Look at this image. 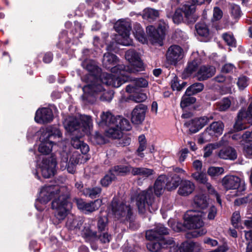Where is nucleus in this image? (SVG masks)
Instances as JSON below:
<instances>
[{
    "label": "nucleus",
    "instance_id": "obj_13",
    "mask_svg": "<svg viewBox=\"0 0 252 252\" xmlns=\"http://www.w3.org/2000/svg\"><path fill=\"white\" fill-rule=\"evenodd\" d=\"M81 156L78 152H73L70 155L68 161L69 155L65 151L61 153L60 166L62 170L67 169L68 172L73 174L76 170V166L78 163Z\"/></svg>",
    "mask_w": 252,
    "mask_h": 252
},
{
    "label": "nucleus",
    "instance_id": "obj_60",
    "mask_svg": "<svg viewBox=\"0 0 252 252\" xmlns=\"http://www.w3.org/2000/svg\"><path fill=\"white\" fill-rule=\"evenodd\" d=\"M222 16V11L218 7H216L214 9L213 20H219L221 18Z\"/></svg>",
    "mask_w": 252,
    "mask_h": 252
},
{
    "label": "nucleus",
    "instance_id": "obj_35",
    "mask_svg": "<svg viewBox=\"0 0 252 252\" xmlns=\"http://www.w3.org/2000/svg\"><path fill=\"white\" fill-rule=\"evenodd\" d=\"M131 174L134 175H139L144 177H148L154 174L153 169L144 167H132Z\"/></svg>",
    "mask_w": 252,
    "mask_h": 252
},
{
    "label": "nucleus",
    "instance_id": "obj_63",
    "mask_svg": "<svg viewBox=\"0 0 252 252\" xmlns=\"http://www.w3.org/2000/svg\"><path fill=\"white\" fill-rule=\"evenodd\" d=\"M183 86H181L177 82V79L174 78L171 82V88L173 90L180 91L182 88L185 87L186 84H182Z\"/></svg>",
    "mask_w": 252,
    "mask_h": 252
},
{
    "label": "nucleus",
    "instance_id": "obj_42",
    "mask_svg": "<svg viewBox=\"0 0 252 252\" xmlns=\"http://www.w3.org/2000/svg\"><path fill=\"white\" fill-rule=\"evenodd\" d=\"M132 167L130 166L125 165H117L114 166L110 170L111 172L114 173L115 176L116 175L127 173L131 172Z\"/></svg>",
    "mask_w": 252,
    "mask_h": 252
},
{
    "label": "nucleus",
    "instance_id": "obj_7",
    "mask_svg": "<svg viewBox=\"0 0 252 252\" xmlns=\"http://www.w3.org/2000/svg\"><path fill=\"white\" fill-rule=\"evenodd\" d=\"M119 62V59L117 56L114 54H111L107 52L104 54L103 56V59L102 60V64L104 67L107 69H110L112 74H108V75H112L114 78V81H116L117 79H120L123 80V76L121 74L120 71L123 69L126 68V66L123 64H118L117 63ZM104 73H102L100 75V81L107 85V84L104 82L102 78V75ZM106 74V73H105ZM108 74V73H107ZM107 86H108L107 85Z\"/></svg>",
    "mask_w": 252,
    "mask_h": 252
},
{
    "label": "nucleus",
    "instance_id": "obj_55",
    "mask_svg": "<svg viewBox=\"0 0 252 252\" xmlns=\"http://www.w3.org/2000/svg\"><path fill=\"white\" fill-rule=\"evenodd\" d=\"M218 147L219 145L218 144H210L208 145L204 148V157L206 158L209 157L212 154L213 150Z\"/></svg>",
    "mask_w": 252,
    "mask_h": 252
},
{
    "label": "nucleus",
    "instance_id": "obj_17",
    "mask_svg": "<svg viewBox=\"0 0 252 252\" xmlns=\"http://www.w3.org/2000/svg\"><path fill=\"white\" fill-rule=\"evenodd\" d=\"M191 176L197 182L205 185L209 193L210 194L214 195L216 198L218 203L220 205H221V200L220 198V195L212 187L211 184L207 182L208 178L204 173L197 171L192 173Z\"/></svg>",
    "mask_w": 252,
    "mask_h": 252
},
{
    "label": "nucleus",
    "instance_id": "obj_3",
    "mask_svg": "<svg viewBox=\"0 0 252 252\" xmlns=\"http://www.w3.org/2000/svg\"><path fill=\"white\" fill-rule=\"evenodd\" d=\"M126 59L130 63V66H126V68L120 71L123 76V80L120 78L116 81H114L113 76L107 74H103L102 78L104 82L108 85H112L114 87H119L124 83L130 80L129 74L136 73L143 70V64L142 62L139 55L134 50H129L125 54Z\"/></svg>",
    "mask_w": 252,
    "mask_h": 252
},
{
    "label": "nucleus",
    "instance_id": "obj_21",
    "mask_svg": "<svg viewBox=\"0 0 252 252\" xmlns=\"http://www.w3.org/2000/svg\"><path fill=\"white\" fill-rule=\"evenodd\" d=\"M147 109V107L144 104L136 105L131 113L132 123L136 125L142 124L145 120Z\"/></svg>",
    "mask_w": 252,
    "mask_h": 252
},
{
    "label": "nucleus",
    "instance_id": "obj_15",
    "mask_svg": "<svg viewBox=\"0 0 252 252\" xmlns=\"http://www.w3.org/2000/svg\"><path fill=\"white\" fill-rule=\"evenodd\" d=\"M111 209L115 218L118 219L124 217L129 218L131 215V208L129 204L123 202H118L116 199L112 201Z\"/></svg>",
    "mask_w": 252,
    "mask_h": 252
},
{
    "label": "nucleus",
    "instance_id": "obj_48",
    "mask_svg": "<svg viewBox=\"0 0 252 252\" xmlns=\"http://www.w3.org/2000/svg\"><path fill=\"white\" fill-rule=\"evenodd\" d=\"M230 100L227 98H224L217 103V109L220 111H225L230 106Z\"/></svg>",
    "mask_w": 252,
    "mask_h": 252
},
{
    "label": "nucleus",
    "instance_id": "obj_10",
    "mask_svg": "<svg viewBox=\"0 0 252 252\" xmlns=\"http://www.w3.org/2000/svg\"><path fill=\"white\" fill-rule=\"evenodd\" d=\"M195 7L194 5H184L182 8L177 9L174 14H168V17H171L174 23L179 24L185 18L188 23H193L197 20V17L195 14Z\"/></svg>",
    "mask_w": 252,
    "mask_h": 252
},
{
    "label": "nucleus",
    "instance_id": "obj_39",
    "mask_svg": "<svg viewBox=\"0 0 252 252\" xmlns=\"http://www.w3.org/2000/svg\"><path fill=\"white\" fill-rule=\"evenodd\" d=\"M204 88V85L201 83H196L188 88L186 91L187 95L191 96L201 92Z\"/></svg>",
    "mask_w": 252,
    "mask_h": 252
},
{
    "label": "nucleus",
    "instance_id": "obj_31",
    "mask_svg": "<svg viewBox=\"0 0 252 252\" xmlns=\"http://www.w3.org/2000/svg\"><path fill=\"white\" fill-rule=\"evenodd\" d=\"M193 205L200 209V211L204 212L208 207L207 197L203 194L196 195L194 198Z\"/></svg>",
    "mask_w": 252,
    "mask_h": 252
},
{
    "label": "nucleus",
    "instance_id": "obj_24",
    "mask_svg": "<svg viewBox=\"0 0 252 252\" xmlns=\"http://www.w3.org/2000/svg\"><path fill=\"white\" fill-rule=\"evenodd\" d=\"M248 122L252 125V115H248L245 110H241L238 115V119L234 126V128L237 131L242 130L247 127L244 124Z\"/></svg>",
    "mask_w": 252,
    "mask_h": 252
},
{
    "label": "nucleus",
    "instance_id": "obj_25",
    "mask_svg": "<svg viewBox=\"0 0 252 252\" xmlns=\"http://www.w3.org/2000/svg\"><path fill=\"white\" fill-rule=\"evenodd\" d=\"M126 90V92L132 94L129 96V98L136 103L142 102L147 98L146 94L142 92H138V90L132 85H127Z\"/></svg>",
    "mask_w": 252,
    "mask_h": 252
},
{
    "label": "nucleus",
    "instance_id": "obj_50",
    "mask_svg": "<svg viewBox=\"0 0 252 252\" xmlns=\"http://www.w3.org/2000/svg\"><path fill=\"white\" fill-rule=\"evenodd\" d=\"M115 178L116 177L114 173L111 172V170H110L109 173L101 180L100 183L102 186L106 187L108 186Z\"/></svg>",
    "mask_w": 252,
    "mask_h": 252
},
{
    "label": "nucleus",
    "instance_id": "obj_37",
    "mask_svg": "<svg viewBox=\"0 0 252 252\" xmlns=\"http://www.w3.org/2000/svg\"><path fill=\"white\" fill-rule=\"evenodd\" d=\"M167 182L166 184V188L168 190L175 189L179 186L181 179L177 175H174L171 177H168L166 180Z\"/></svg>",
    "mask_w": 252,
    "mask_h": 252
},
{
    "label": "nucleus",
    "instance_id": "obj_33",
    "mask_svg": "<svg viewBox=\"0 0 252 252\" xmlns=\"http://www.w3.org/2000/svg\"><path fill=\"white\" fill-rule=\"evenodd\" d=\"M219 156L224 159L234 160L237 158V153L235 149L231 147H227L220 151Z\"/></svg>",
    "mask_w": 252,
    "mask_h": 252
},
{
    "label": "nucleus",
    "instance_id": "obj_46",
    "mask_svg": "<svg viewBox=\"0 0 252 252\" xmlns=\"http://www.w3.org/2000/svg\"><path fill=\"white\" fill-rule=\"evenodd\" d=\"M138 140L139 146L137 150V154L138 156L141 158H143L144 155L142 152L145 150L147 146L146 140L145 136L143 135L139 136L138 137Z\"/></svg>",
    "mask_w": 252,
    "mask_h": 252
},
{
    "label": "nucleus",
    "instance_id": "obj_19",
    "mask_svg": "<svg viewBox=\"0 0 252 252\" xmlns=\"http://www.w3.org/2000/svg\"><path fill=\"white\" fill-rule=\"evenodd\" d=\"M213 119L212 115L196 118L186 122L185 125L189 127L191 132L195 133L204 127L208 123Z\"/></svg>",
    "mask_w": 252,
    "mask_h": 252
},
{
    "label": "nucleus",
    "instance_id": "obj_51",
    "mask_svg": "<svg viewBox=\"0 0 252 252\" xmlns=\"http://www.w3.org/2000/svg\"><path fill=\"white\" fill-rule=\"evenodd\" d=\"M137 90L138 88H146L148 86V81L143 78L135 79L133 80V85Z\"/></svg>",
    "mask_w": 252,
    "mask_h": 252
},
{
    "label": "nucleus",
    "instance_id": "obj_30",
    "mask_svg": "<svg viewBox=\"0 0 252 252\" xmlns=\"http://www.w3.org/2000/svg\"><path fill=\"white\" fill-rule=\"evenodd\" d=\"M105 129V134L106 136L112 139H119L123 135V132L119 129L117 123L108 126Z\"/></svg>",
    "mask_w": 252,
    "mask_h": 252
},
{
    "label": "nucleus",
    "instance_id": "obj_28",
    "mask_svg": "<svg viewBox=\"0 0 252 252\" xmlns=\"http://www.w3.org/2000/svg\"><path fill=\"white\" fill-rule=\"evenodd\" d=\"M117 116H114L110 112H103L100 115V121L98 125L100 126H107L117 123Z\"/></svg>",
    "mask_w": 252,
    "mask_h": 252
},
{
    "label": "nucleus",
    "instance_id": "obj_58",
    "mask_svg": "<svg viewBox=\"0 0 252 252\" xmlns=\"http://www.w3.org/2000/svg\"><path fill=\"white\" fill-rule=\"evenodd\" d=\"M155 228L159 238H160L161 235L168 234V229L167 228L165 227L161 224H158Z\"/></svg>",
    "mask_w": 252,
    "mask_h": 252
},
{
    "label": "nucleus",
    "instance_id": "obj_9",
    "mask_svg": "<svg viewBox=\"0 0 252 252\" xmlns=\"http://www.w3.org/2000/svg\"><path fill=\"white\" fill-rule=\"evenodd\" d=\"M114 28L118 33L115 38L116 42L125 46L131 45L132 40L129 37L131 30L129 22L126 20H119L115 23Z\"/></svg>",
    "mask_w": 252,
    "mask_h": 252
},
{
    "label": "nucleus",
    "instance_id": "obj_11",
    "mask_svg": "<svg viewBox=\"0 0 252 252\" xmlns=\"http://www.w3.org/2000/svg\"><path fill=\"white\" fill-rule=\"evenodd\" d=\"M62 135L60 130L56 127H49L48 132L40 137L41 143L38 147V151L43 155H48L52 151L53 142L51 139L60 138Z\"/></svg>",
    "mask_w": 252,
    "mask_h": 252
},
{
    "label": "nucleus",
    "instance_id": "obj_57",
    "mask_svg": "<svg viewBox=\"0 0 252 252\" xmlns=\"http://www.w3.org/2000/svg\"><path fill=\"white\" fill-rule=\"evenodd\" d=\"M146 237L150 241L159 238L156 228L147 231L146 232Z\"/></svg>",
    "mask_w": 252,
    "mask_h": 252
},
{
    "label": "nucleus",
    "instance_id": "obj_62",
    "mask_svg": "<svg viewBox=\"0 0 252 252\" xmlns=\"http://www.w3.org/2000/svg\"><path fill=\"white\" fill-rule=\"evenodd\" d=\"M82 235L86 237H93L96 236V233L93 231L90 228L84 229L83 230Z\"/></svg>",
    "mask_w": 252,
    "mask_h": 252
},
{
    "label": "nucleus",
    "instance_id": "obj_18",
    "mask_svg": "<svg viewBox=\"0 0 252 252\" xmlns=\"http://www.w3.org/2000/svg\"><path fill=\"white\" fill-rule=\"evenodd\" d=\"M175 247L177 246L172 239L166 240L165 239H159L157 242H150L147 245V249L153 252H159L163 248H171Z\"/></svg>",
    "mask_w": 252,
    "mask_h": 252
},
{
    "label": "nucleus",
    "instance_id": "obj_22",
    "mask_svg": "<svg viewBox=\"0 0 252 252\" xmlns=\"http://www.w3.org/2000/svg\"><path fill=\"white\" fill-rule=\"evenodd\" d=\"M76 203L79 209L86 213H91L97 210L102 204V201L96 199L90 203H86L82 199H76Z\"/></svg>",
    "mask_w": 252,
    "mask_h": 252
},
{
    "label": "nucleus",
    "instance_id": "obj_27",
    "mask_svg": "<svg viewBox=\"0 0 252 252\" xmlns=\"http://www.w3.org/2000/svg\"><path fill=\"white\" fill-rule=\"evenodd\" d=\"M242 138L246 141L243 148L244 154L247 158H252V132L246 131Z\"/></svg>",
    "mask_w": 252,
    "mask_h": 252
},
{
    "label": "nucleus",
    "instance_id": "obj_64",
    "mask_svg": "<svg viewBox=\"0 0 252 252\" xmlns=\"http://www.w3.org/2000/svg\"><path fill=\"white\" fill-rule=\"evenodd\" d=\"M203 242L205 244H207L211 247H215L218 244V242L217 240L209 237L205 238Z\"/></svg>",
    "mask_w": 252,
    "mask_h": 252
},
{
    "label": "nucleus",
    "instance_id": "obj_56",
    "mask_svg": "<svg viewBox=\"0 0 252 252\" xmlns=\"http://www.w3.org/2000/svg\"><path fill=\"white\" fill-rule=\"evenodd\" d=\"M237 85L240 89L243 90L248 85V79L244 76H242L238 78Z\"/></svg>",
    "mask_w": 252,
    "mask_h": 252
},
{
    "label": "nucleus",
    "instance_id": "obj_36",
    "mask_svg": "<svg viewBox=\"0 0 252 252\" xmlns=\"http://www.w3.org/2000/svg\"><path fill=\"white\" fill-rule=\"evenodd\" d=\"M83 221L79 218H74L73 217L68 219L66 222V226L70 230L77 231L80 229Z\"/></svg>",
    "mask_w": 252,
    "mask_h": 252
},
{
    "label": "nucleus",
    "instance_id": "obj_49",
    "mask_svg": "<svg viewBox=\"0 0 252 252\" xmlns=\"http://www.w3.org/2000/svg\"><path fill=\"white\" fill-rule=\"evenodd\" d=\"M195 100V98H194V97H192L191 96L187 95L185 94V95H184L182 97L180 105L181 107L183 108L188 106L190 104L194 103Z\"/></svg>",
    "mask_w": 252,
    "mask_h": 252
},
{
    "label": "nucleus",
    "instance_id": "obj_26",
    "mask_svg": "<svg viewBox=\"0 0 252 252\" xmlns=\"http://www.w3.org/2000/svg\"><path fill=\"white\" fill-rule=\"evenodd\" d=\"M216 73V68L213 66H202L197 72L196 76L199 81L205 80L212 77Z\"/></svg>",
    "mask_w": 252,
    "mask_h": 252
},
{
    "label": "nucleus",
    "instance_id": "obj_52",
    "mask_svg": "<svg viewBox=\"0 0 252 252\" xmlns=\"http://www.w3.org/2000/svg\"><path fill=\"white\" fill-rule=\"evenodd\" d=\"M222 38L228 46L235 47L236 40L232 34L227 33H224L222 35Z\"/></svg>",
    "mask_w": 252,
    "mask_h": 252
},
{
    "label": "nucleus",
    "instance_id": "obj_29",
    "mask_svg": "<svg viewBox=\"0 0 252 252\" xmlns=\"http://www.w3.org/2000/svg\"><path fill=\"white\" fill-rule=\"evenodd\" d=\"M195 186L193 183L189 180H184L181 183L178 192L181 195L188 196L193 192Z\"/></svg>",
    "mask_w": 252,
    "mask_h": 252
},
{
    "label": "nucleus",
    "instance_id": "obj_40",
    "mask_svg": "<svg viewBox=\"0 0 252 252\" xmlns=\"http://www.w3.org/2000/svg\"><path fill=\"white\" fill-rule=\"evenodd\" d=\"M158 16V11L154 9L148 8L143 11V18L150 21L156 19Z\"/></svg>",
    "mask_w": 252,
    "mask_h": 252
},
{
    "label": "nucleus",
    "instance_id": "obj_54",
    "mask_svg": "<svg viewBox=\"0 0 252 252\" xmlns=\"http://www.w3.org/2000/svg\"><path fill=\"white\" fill-rule=\"evenodd\" d=\"M206 210V213H208L207 218L208 220H214L217 215V210L214 206H208Z\"/></svg>",
    "mask_w": 252,
    "mask_h": 252
},
{
    "label": "nucleus",
    "instance_id": "obj_34",
    "mask_svg": "<svg viewBox=\"0 0 252 252\" xmlns=\"http://www.w3.org/2000/svg\"><path fill=\"white\" fill-rule=\"evenodd\" d=\"M166 179L165 175H161L159 176L155 182L154 189L155 194L158 196L163 192V187L165 181Z\"/></svg>",
    "mask_w": 252,
    "mask_h": 252
},
{
    "label": "nucleus",
    "instance_id": "obj_53",
    "mask_svg": "<svg viewBox=\"0 0 252 252\" xmlns=\"http://www.w3.org/2000/svg\"><path fill=\"white\" fill-rule=\"evenodd\" d=\"M241 216L239 212L236 211L233 213L231 222L233 226L237 228H239L240 226Z\"/></svg>",
    "mask_w": 252,
    "mask_h": 252
},
{
    "label": "nucleus",
    "instance_id": "obj_12",
    "mask_svg": "<svg viewBox=\"0 0 252 252\" xmlns=\"http://www.w3.org/2000/svg\"><path fill=\"white\" fill-rule=\"evenodd\" d=\"M224 125L220 121L212 123L200 135L198 141L200 144L210 141L216 137L222 134Z\"/></svg>",
    "mask_w": 252,
    "mask_h": 252
},
{
    "label": "nucleus",
    "instance_id": "obj_61",
    "mask_svg": "<svg viewBox=\"0 0 252 252\" xmlns=\"http://www.w3.org/2000/svg\"><path fill=\"white\" fill-rule=\"evenodd\" d=\"M107 223V219L105 218H100L98 220L97 227L100 231L104 229Z\"/></svg>",
    "mask_w": 252,
    "mask_h": 252
},
{
    "label": "nucleus",
    "instance_id": "obj_20",
    "mask_svg": "<svg viewBox=\"0 0 252 252\" xmlns=\"http://www.w3.org/2000/svg\"><path fill=\"white\" fill-rule=\"evenodd\" d=\"M166 56L168 63L176 65L183 58V50L178 45L171 46L167 51Z\"/></svg>",
    "mask_w": 252,
    "mask_h": 252
},
{
    "label": "nucleus",
    "instance_id": "obj_23",
    "mask_svg": "<svg viewBox=\"0 0 252 252\" xmlns=\"http://www.w3.org/2000/svg\"><path fill=\"white\" fill-rule=\"evenodd\" d=\"M53 119L52 111L48 108H42L37 110L34 117L35 121L40 124L49 123Z\"/></svg>",
    "mask_w": 252,
    "mask_h": 252
},
{
    "label": "nucleus",
    "instance_id": "obj_43",
    "mask_svg": "<svg viewBox=\"0 0 252 252\" xmlns=\"http://www.w3.org/2000/svg\"><path fill=\"white\" fill-rule=\"evenodd\" d=\"M200 64L201 62L199 59L194 60L192 62H189L185 70V73H187V75L192 74L196 71Z\"/></svg>",
    "mask_w": 252,
    "mask_h": 252
},
{
    "label": "nucleus",
    "instance_id": "obj_4",
    "mask_svg": "<svg viewBox=\"0 0 252 252\" xmlns=\"http://www.w3.org/2000/svg\"><path fill=\"white\" fill-rule=\"evenodd\" d=\"M131 201L134 200L140 213H145L147 211L154 212L158 208L157 202L155 200L152 194V189L149 188L147 190L136 192L131 196Z\"/></svg>",
    "mask_w": 252,
    "mask_h": 252
},
{
    "label": "nucleus",
    "instance_id": "obj_5",
    "mask_svg": "<svg viewBox=\"0 0 252 252\" xmlns=\"http://www.w3.org/2000/svg\"><path fill=\"white\" fill-rule=\"evenodd\" d=\"M97 80L95 82L86 85L83 88L84 94L82 97L89 102L93 103L95 99L99 97L102 101H110L113 98V93L111 91H104L102 86Z\"/></svg>",
    "mask_w": 252,
    "mask_h": 252
},
{
    "label": "nucleus",
    "instance_id": "obj_1",
    "mask_svg": "<svg viewBox=\"0 0 252 252\" xmlns=\"http://www.w3.org/2000/svg\"><path fill=\"white\" fill-rule=\"evenodd\" d=\"M69 190L66 187L58 186H45L41 189L39 196L35 203L37 210L42 211L45 205L51 199L54 198L52 202V209L55 211V216L59 222L63 220L68 214L72 207L67 198Z\"/></svg>",
    "mask_w": 252,
    "mask_h": 252
},
{
    "label": "nucleus",
    "instance_id": "obj_8",
    "mask_svg": "<svg viewBox=\"0 0 252 252\" xmlns=\"http://www.w3.org/2000/svg\"><path fill=\"white\" fill-rule=\"evenodd\" d=\"M221 183L226 189L233 190L231 192L230 194V196L232 197L243 194L246 189L244 182L237 176L226 175L222 179Z\"/></svg>",
    "mask_w": 252,
    "mask_h": 252
},
{
    "label": "nucleus",
    "instance_id": "obj_16",
    "mask_svg": "<svg viewBox=\"0 0 252 252\" xmlns=\"http://www.w3.org/2000/svg\"><path fill=\"white\" fill-rule=\"evenodd\" d=\"M56 165V158L51 157L48 158H43L41 162L38 164V169L44 178H49L54 175Z\"/></svg>",
    "mask_w": 252,
    "mask_h": 252
},
{
    "label": "nucleus",
    "instance_id": "obj_2",
    "mask_svg": "<svg viewBox=\"0 0 252 252\" xmlns=\"http://www.w3.org/2000/svg\"><path fill=\"white\" fill-rule=\"evenodd\" d=\"M64 128L69 132H75L77 134L80 133L79 135L72 138L71 144L76 149H80L83 154H87L89 151V146L79 138L84 134H88L90 133L93 127V122L91 117L87 115H81L79 118H76L69 116L63 121Z\"/></svg>",
    "mask_w": 252,
    "mask_h": 252
},
{
    "label": "nucleus",
    "instance_id": "obj_14",
    "mask_svg": "<svg viewBox=\"0 0 252 252\" xmlns=\"http://www.w3.org/2000/svg\"><path fill=\"white\" fill-rule=\"evenodd\" d=\"M167 27L166 23L161 21L159 22L157 30L153 26H148L146 31L149 40L153 43H160L165 34Z\"/></svg>",
    "mask_w": 252,
    "mask_h": 252
},
{
    "label": "nucleus",
    "instance_id": "obj_45",
    "mask_svg": "<svg viewBox=\"0 0 252 252\" xmlns=\"http://www.w3.org/2000/svg\"><path fill=\"white\" fill-rule=\"evenodd\" d=\"M101 189L99 187L87 188L83 190V194L91 198H95L100 193Z\"/></svg>",
    "mask_w": 252,
    "mask_h": 252
},
{
    "label": "nucleus",
    "instance_id": "obj_44",
    "mask_svg": "<svg viewBox=\"0 0 252 252\" xmlns=\"http://www.w3.org/2000/svg\"><path fill=\"white\" fill-rule=\"evenodd\" d=\"M224 170L221 167L211 166L207 170V174L212 178L218 177L223 174Z\"/></svg>",
    "mask_w": 252,
    "mask_h": 252
},
{
    "label": "nucleus",
    "instance_id": "obj_41",
    "mask_svg": "<svg viewBox=\"0 0 252 252\" xmlns=\"http://www.w3.org/2000/svg\"><path fill=\"white\" fill-rule=\"evenodd\" d=\"M117 125L118 126L121 131L122 130H129L131 127L129 121L121 116H117Z\"/></svg>",
    "mask_w": 252,
    "mask_h": 252
},
{
    "label": "nucleus",
    "instance_id": "obj_59",
    "mask_svg": "<svg viewBox=\"0 0 252 252\" xmlns=\"http://www.w3.org/2000/svg\"><path fill=\"white\" fill-rule=\"evenodd\" d=\"M231 13L232 15L235 18L240 17L241 14L240 7L237 5L231 4Z\"/></svg>",
    "mask_w": 252,
    "mask_h": 252
},
{
    "label": "nucleus",
    "instance_id": "obj_38",
    "mask_svg": "<svg viewBox=\"0 0 252 252\" xmlns=\"http://www.w3.org/2000/svg\"><path fill=\"white\" fill-rule=\"evenodd\" d=\"M133 33L135 38L139 42L142 43H145L147 42V39L145 36L144 31L139 24H136L135 25Z\"/></svg>",
    "mask_w": 252,
    "mask_h": 252
},
{
    "label": "nucleus",
    "instance_id": "obj_32",
    "mask_svg": "<svg viewBox=\"0 0 252 252\" xmlns=\"http://www.w3.org/2000/svg\"><path fill=\"white\" fill-rule=\"evenodd\" d=\"M200 245L195 242H184L180 248V252H201Z\"/></svg>",
    "mask_w": 252,
    "mask_h": 252
},
{
    "label": "nucleus",
    "instance_id": "obj_47",
    "mask_svg": "<svg viewBox=\"0 0 252 252\" xmlns=\"http://www.w3.org/2000/svg\"><path fill=\"white\" fill-rule=\"evenodd\" d=\"M197 33L201 36H207L209 34V30L204 23H198L195 26Z\"/></svg>",
    "mask_w": 252,
    "mask_h": 252
},
{
    "label": "nucleus",
    "instance_id": "obj_6",
    "mask_svg": "<svg viewBox=\"0 0 252 252\" xmlns=\"http://www.w3.org/2000/svg\"><path fill=\"white\" fill-rule=\"evenodd\" d=\"M205 212L201 211H192L188 212L186 218V224L189 229H194L195 230L192 232V235L194 237H197L205 235L207 233V230L202 228L204 223L203 219L204 218Z\"/></svg>",
    "mask_w": 252,
    "mask_h": 252
}]
</instances>
